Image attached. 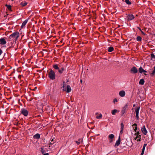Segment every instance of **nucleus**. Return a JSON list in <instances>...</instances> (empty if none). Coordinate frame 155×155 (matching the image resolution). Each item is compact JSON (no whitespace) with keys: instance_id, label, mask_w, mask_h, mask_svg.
<instances>
[{"instance_id":"f257e3e1","label":"nucleus","mask_w":155,"mask_h":155,"mask_svg":"<svg viewBox=\"0 0 155 155\" xmlns=\"http://www.w3.org/2000/svg\"><path fill=\"white\" fill-rule=\"evenodd\" d=\"M19 37V33L15 32L11 34L9 37V39L10 41H16Z\"/></svg>"},{"instance_id":"f03ea898","label":"nucleus","mask_w":155,"mask_h":155,"mask_svg":"<svg viewBox=\"0 0 155 155\" xmlns=\"http://www.w3.org/2000/svg\"><path fill=\"white\" fill-rule=\"evenodd\" d=\"M49 78L51 80H54L55 79L56 75L54 71L52 70H50L48 73Z\"/></svg>"},{"instance_id":"7ed1b4c3","label":"nucleus","mask_w":155,"mask_h":155,"mask_svg":"<svg viewBox=\"0 0 155 155\" xmlns=\"http://www.w3.org/2000/svg\"><path fill=\"white\" fill-rule=\"evenodd\" d=\"M51 146L49 145V147H43L41 148V152L42 154L46 153L47 152H48L50 150V147Z\"/></svg>"},{"instance_id":"20e7f679","label":"nucleus","mask_w":155,"mask_h":155,"mask_svg":"<svg viewBox=\"0 0 155 155\" xmlns=\"http://www.w3.org/2000/svg\"><path fill=\"white\" fill-rule=\"evenodd\" d=\"M21 113L25 117H27L29 113L28 110L24 108H22L20 111Z\"/></svg>"},{"instance_id":"39448f33","label":"nucleus","mask_w":155,"mask_h":155,"mask_svg":"<svg viewBox=\"0 0 155 155\" xmlns=\"http://www.w3.org/2000/svg\"><path fill=\"white\" fill-rule=\"evenodd\" d=\"M140 107H136L135 108V114L136 117L137 119H138L139 118V113L140 110Z\"/></svg>"},{"instance_id":"423d86ee","label":"nucleus","mask_w":155,"mask_h":155,"mask_svg":"<svg viewBox=\"0 0 155 155\" xmlns=\"http://www.w3.org/2000/svg\"><path fill=\"white\" fill-rule=\"evenodd\" d=\"M128 107V105L127 104H126L125 106L122 108L121 110V113L123 114L125 112Z\"/></svg>"},{"instance_id":"0eeeda50","label":"nucleus","mask_w":155,"mask_h":155,"mask_svg":"<svg viewBox=\"0 0 155 155\" xmlns=\"http://www.w3.org/2000/svg\"><path fill=\"white\" fill-rule=\"evenodd\" d=\"M130 71L132 73L135 74L138 71V70L135 67H134L130 70Z\"/></svg>"},{"instance_id":"6e6552de","label":"nucleus","mask_w":155,"mask_h":155,"mask_svg":"<svg viewBox=\"0 0 155 155\" xmlns=\"http://www.w3.org/2000/svg\"><path fill=\"white\" fill-rule=\"evenodd\" d=\"M126 94L125 91H124L122 90L119 91V95L121 97H124Z\"/></svg>"},{"instance_id":"1a4fd4ad","label":"nucleus","mask_w":155,"mask_h":155,"mask_svg":"<svg viewBox=\"0 0 155 155\" xmlns=\"http://www.w3.org/2000/svg\"><path fill=\"white\" fill-rule=\"evenodd\" d=\"M114 137V135L113 134H109L108 136V138L109 140V142L112 143L113 141V139Z\"/></svg>"},{"instance_id":"9d476101","label":"nucleus","mask_w":155,"mask_h":155,"mask_svg":"<svg viewBox=\"0 0 155 155\" xmlns=\"http://www.w3.org/2000/svg\"><path fill=\"white\" fill-rule=\"evenodd\" d=\"M141 131L142 133L145 135H146L147 133V131L145 128V126H143L141 128Z\"/></svg>"},{"instance_id":"9b49d317","label":"nucleus","mask_w":155,"mask_h":155,"mask_svg":"<svg viewBox=\"0 0 155 155\" xmlns=\"http://www.w3.org/2000/svg\"><path fill=\"white\" fill-rule=\"evenodd\" d=\"M127 20L130 21L133 20L134 18V16L133 15H129L127 17Z\"/></svg>"},{"instance_id":"f8f14e48","label":"nucleus","mask_w":155,"mask_h":155,"mask_svg":"<svg viewBox=\"0 0 155 155\" xmlns=\"http://www.w3.org/2000/svg\"><path fill=\"white\" fill-rule=\"evenodd\" d=\"M120 137L119 136L118 137V140L116 141L115 147H116L118 146L120 144Z\"/></svg>"},{"instance_id":"ddd939ff","label":"nucleus","mask_w":155,"mask_h":155,"mask_svg":"<svg viewBox=\"0 0 155 155\" xmlns=\"http://www.w3.org/2000/svg\"><path fill=\"white\" fill-rule=\"evenodd\" d=\"M6 41L5 40L4 38H1L0 39V43L1 45H4L6 44Z\"/></svg>"},{"instance_id":"4468645a","label":"nucleus","mask_w":155,"mask_h":155,"mask_svg":"<svg viewBox=\"0 0 155 155\" xmlns=\"http://www.w3.org/2000/svg\"><path fill=\"white\" fill-rule=\"evenodd\" d=\"M28 20L26 19L22 23L21 26V28H23L28 21Z\"/></svg>"},{"instance_id":"2eb2a0df","label":"nucleus","mask_w":155,"mask_h":155,"mask_svg":"<svg viewBox=\"0 0 155 155\" xmlns=\"http://www.w3.org/2000/svg\"><path fill=\"white\" fill-rule=\"evenodd\" d=\"M132 127L133 128V129L134 130V131L135 132H136L137 130V124H134L132 125Z\"/></svg>"},{"instance_id":"dca6fc26","label":"nucleus","mask_w":155,"mask_h":155,"mask_svg":"<svg viewBox=\"0 0 155 155\" xmlns=\"http://www.w3.org/2000/svg\"><path fill=\"white\" fill-rule=\"evenodd\" d=\"M68 93L70 92L71 91V88L69 85H67V86L66 90H65Z\"/></svg>"},{"instance_id":"f3484780","label":"nucleus","mask_w":155,"mask_h":155,"mask_svg":"<svg viewBox=\"0 0 155 155\" xmlns=\"http://www.w3.org/2000/svg\"><path fill=\"white\" fill-rule=\"evenodd\" d=\"M40 137V135L39 134H37L33 136V138L35 139H39Z\"/></svg>"},{"instance_id":"a211bd4d","label":"nucleus","mask_w":155,"mask_h":155,"mask_svg":"<svg viewBox=\"0 0 155 155\" xmlns=\"http://www.w3.org/2000/svg\"><path fill=\"white\" fill-rule=\"evenodd\" d=\"M53 68L55 70L59 69V68L57 64H54L53 65Z\"/></svg>"},{"instance_id":"6ab92c4d","label":"nucleus","mask_w":155,"mask_h":155,"mask_svg":"<svg viewBox=\"0 0 155 155\" xmlns=\"http://www.w3.org/2000/svg\"><path fill=\"white\" fill-rule=\"evenodd\" d=\"M144 83V80L143 79H141L139 82V84L141 85H143Z\"/></svg>"},{"instance_id":"aec40b11","label":"nucleus","mask_w":155,"mask_h":155,"mask_svg":"<svg viewBox=\"0 0 155 155\" xmlns=\"http://www.w3.org/2000/svg\"><path fill=\"white\" fill-rule=\"evenodd\" d=\"M114 48L111 46L109 47L108 49V51L109 52H111L114 50Z\"/></svg>"},{"instance_id":"412c9836","label":"nucleus","mask_w":155,"mask_h":155,"mask_svg":"<svg viewBox=\"0 0 155 155\" xmlns=\"http://www.w3.org/2000/svg\"><path fill=\"white\" fill-rule=\"evenodd\" d=\"M27 2H22L20 3V5L22 6H25L27 5Z\"/></svg>"},{"instance_id":"4be33fe9","label":"nucleus","mask_w":155,"mask_h":155,"mask_svg":"<svg viewBox=\"0 0 155 155\" xmlns=\"http://www.w3.org/2000/svg\"><path fill=\"white\" fill-rule=\"evenodd\" d=\"M58 70L59 73L60 74H62L64 70V68H62L60 69L59 68V69H58Z\"/></svg>"},{"instance_id":"5701e85b","label":"nucleus","mask_w":155,"mask_h":155,"mask_svg":"<svg viewBox=\"0 0 155 155\" xmlns=\"http://www.w3.org/2000/svg\"><path fill=\"white\" fill-rule=\"evenodd\" d=\"M125 2L128 5H130L131 4V2L129 1V0H125Z\"/></svg>"},{"instance_id":"b1692460","label":"nucleus","mask_w":155,"mask_h":155,"mask_svg":"<svg viewBox=\"0 0 155 155\" xmlns=\"http://www.w3.org/2000/svg\"><path fill=\"white\" fill-rule=\"evenodd\" d=\"M143 71H144V70L141 67H140L139 69V71L140 73H142L143 72Z\"/></svg>"},{"instance_id":"393cba45","label":"nucleus","mask_w":155,"mask_h":155,"mask_svg":"<svg viewBox=\"0 0 155 155\" xmlns=\"http://www.w3.org/2000/svg\"><path fill=\"white\" fill-rule=\"evenodd\" d=\"M102 117V115L101 114H100L99 115H98L96 117L97 119H100Z\"/></svg>"},{"instance_id":"a878e982","label":"nucleus","mask_w":155,"mask_h":155,"mask_svg":"<svg viewBox=\"0 0 155 155\" xmlns=\"http://www.w3.org/2000/svg\"><path fill=\"white\" fill-rule=\"evenodd\" d=\"M137 40L138 41H141L142 40V38L140 36H137Z\"/></svg>"},{"instance_id":"bb28decb","label":"nucleus","mask_w":155,"mask_h":155,"mask_svg":"<svg viewBox=\"0 0 155 155\" xmlns=\"http://www.w3.org/2000/svg\"><path fill=\"white\" fill-rule=\"evenodd\" d=\"M117 112V110L116 109H114L113 110L112 112V115H115L116 114V113Z\"/></svg>"},{"instance_id":"cd10ccee","label":"nucleus","mask_w":155,"mask_h":155,"mask_svg":"<svg viewBox=\"0 0 155 155\" xmlns=\"http://www.w3.org/2000/svg\"><path fill=\"white\" fill-rule=\"evenodd\" d=\"M6 7L9 10H11V6L10 5H6Z\"/></svg>"},{"instance_id":"c85d7f7f","label":"nucleus","mask_w":155,"mask_h":155,"mask_svg":"<svg viewBox=\"0 0 155 155\" xmlns=\"http://www.w3.org/2000/svg\"><path fill=\"white\" fill-rule=\"evenodd\" d=\"M147 145V144L145 143L143 144V148L142 149V151H145V148L146 147V146Z\"/></svg>"},{"instance_id":"c756f323","label":"nucleus","mask_w":155,"mask_h":155,"mask_svg":"<svg viewBox=\"0 0 155 155\" xmlns=\"http://www.w3.org/2000/svg\"><path fill=\"white\" fill-rule=\"evenodd\" d=\"M81 139H79L78 141H76V143L78 145H79L81 143Z\"/></svg>"},{"instance_id":"7c9ffc66","label":"nucleus","mask_w":155,"mask_h":155,"mask_svg":"<svg viewBox=\"0 0 155 155\" xmlns=\"http://www.w3.org/2000/svg\"><path fill=\"white\" fill-rule=\"evenodd\" d=\"M121 125V130H124V125L123 123H121L120 124Z\"/></svg>"},{"instance_id":"2f4dec72","label":"nucleus","mask_w":155,"mask_h":155,"mask_svg":"<svg viewBox=\"0 0 155 155\" xmlns=\"http://www.w3.org/2000/svg\"><path fill=\"white\" fill-rule=\"evenodd\" d=\"M139 132V131H137L136 132L135 135L136 136H141Z\"/></svg>"},{"instance_id":"473e14b6","label":"nucleus","mask_w":155,"mask_h":155,"mask_svg":"<svg viewBox=\"0 0 155 155\" xmlns=\"http://www.w3.org/2000/svg\"><path fill=\"white\" fill-rule=\"evenodd\" d=\"M118 101V100L117 98H114L113 101V102L115 103L116 102H117Z\"/></svg>"},{"instance_id":"72a5a7b5","label":"nucleus","mask_w":155,"mask_h":155,"mask_svg":"<svg viewBox=\"0 0 155 155\" xmlns=\"http://www.w3.org/2000/svg\"><path fill=\"white\" fill-rule=\"evenodd\" d=\"M139 137H141V136H136V137L135 138V140H138V138Z\"/></svg>"},{"instance_id":"f704fd0d","label":"nucleus","mask_w":155,"mask_h":155,"mask_svg":"<svg viewBox=\"0 0 155 155\" xmlns=\"http://www.w3.org/2000/svg\"><path fill=\"white\" fill-rule=\"evenodd\" d=\"M151 56L152 58H155V55L153 54H151Z\"/></svg>"},{"instance_id":"c9c22d12","label":"nucleus","mask_w":155,"mask_h":155,"mask_svg":"<svg viewBox=\"0 0 155 155\" xmlns=\"http://www.w3.org/2000/svg\"><path fill=\"white\" fill-rule=\"evenodd\" d=\"M53 139H52L51 140V141L49 143V145L51 146V145L53 143Z\"/></svg>"},{"instance_id":"e433bc0d","label":"nucleus","mask_w":155,"mask_h":155,"mask_svg":"<svg viewBox=\"0 0 155 155\" xmlns=\"http://www.w3.org/2000/svg\"><path fill=\"white\" fill-rule=\"evenodd\" d=\"M155 71L153 70L151 74V75H153L155 74Z\"/></svg>"},{"instance_id":"4c0bfd02","label":"nucleus","mask_w":155,"mask_h":155,"mask_svg":"<svg viewBox=\"0 0 155 155\" xmlns=\"http://www.w3.org/2000/svg\"><path fill=\"white\" fill-rule=\"evenodd\" d=\"M123 130H120V134H122V133H123Z\"/></svg>"},{"instance_id":"58836bf2","label":"nucleus","mask_w":155,"mask_h":155,"mask_svg":"<svg viewBox=\"0 0 155 155\" xmlns=\"http://www.w3.org/2000/svg\"><path fill=\"white\" fill-rule=\"evenodd\" d=\"M138 140H137V141H141V137H139V138H138Z\"/></svg>"},{"instance_id":"ea45409f","label":"nucleus","mask_w":155,"mask_h":155,"mask_svg":"<svg viewBox=\"0 0 155 155\" xmlns=\"http://www.w3.org/2000/svg\"><path fill=\"white\" fill-rule=\"evenodd\" d=\"M144 151H142V152L141 154V155H143L144 153Z\"/></svg>"},{"instance_id":"a19ab883","label":"nucleus","mask_w":155,"mask_h":155,"mask_svg":"<svg viewBox=\"0 0 155 155\" xmlns=\"http://www.w3.org/2000/svg\"><path fill=\"white\" fill-rule=\"evenodd\" d=\"M44 154V155H49V153H44V154Z\"/></svg>"},{"instance_id":"79ce46f5","label":"nucleus","mask_w":155,"mask_h":155,"mask_svg":"<svg viewBox=\"0 0 155 155\" xmlns=\"http://www.w3.org/2000/svg\"><path fill=\"white\" fill-rule=\"evenodd\" d=\"M141 32L144 35H145V34L144 33V32L143 31H141Z\"/></svg>"},{"instance_id":"37998d69","label":"nucleus","mask_w":155,"mask_h":155,"mask_svg":"<svg viewBox=\"0 0 155 155\" xmlns=\"http://www.w3.org/2000/svg\"><path fill=\"white\" fill-rule=\"evenodd\" d=\"M2 50L0 49V55L2 54Z\"/></svg>"},{"instance_id":"c03bdc74","label":"nucleus","mask_w":155,"mask_h":155,"mask_svg":"<svg viewBox=\"0 0 155 155\" xmlns=\"http://www.w3.org/2000/svg\"><path fill=\"white\" fill-rule=\"evenodd\" d=\"M138 28L139 29V30L140 31H141L142 30H141V28H140L139 27H138Z\"/></svg>"},{"instance_id":"a18cd8bd","label":"nucleus","mask_w":155,"mask_h":155,"mask_svg":"<svg viewBox=\"0 0 155 155\" xmlns=\"http://www.w3.org/2000/svg\"><path fill=\"white\" fill-rule=\"evenodd\" d=\"M147 72V71H145L144 70V71H143V72Z\"/></svg>"},{"instance_id":"49530a36","label":"nucleus","mask_w":155,"mask_h":155,"mask_svg":"<svg viewBox=\"0 0 155 155\" xmlns=\"http://www.w3.org/2000/svg\"><path fill=\"white\" fill-rule=\"evenodd\" d=\"M154 70L155 71V66L154 67Z\"/></svg>"},{"instance_id":"de8ad7c7","label":"nucleus","mask_w":155,"mask_h":155,"mask_svg":"<svg viewBox=\"0 0 155 155\" xmlns=\"http://www.w3.org/2000/svg\"><path fill=\"white\" fill-rule=\"evenodd\" d=\"M63 88H64V85H63Z\"/></svg>"},{"instance_id":"09e8293b","label":"nucleus","mask_w":155,"mask_h":155,"mask_svg":"<svg viewBox=\"0 0 155 155\" xmlns=\"http://www.w3.org/2000/svg\"><path fill=\"white\" fill-rule=\"evenodd\" d=\"M135 106V104H134L133 105V107H134Z\"/></svg>"},{"instance_id":"8fccbe9b","label":"nucleus","mask_w":155,"mask_h":155,"mask_svg":"<svg viewBox=\"0 0 155 155\" xmlns=\"http://www.w3.org/2000/svg\"><path fill=\"white\" fill-rule=\"evenodd\" d=\"M80 81L81 82H82V80H80Z\"/></svg>"},{"instance_id":"3c124183","label":"nucleus","mask_w":155,"mask_h":155,"mask_svg":"<svg viewBox=\"0 0 155 155\" xmlns=\"http://www.w3.org/2000/svg\"><path fill=\"white\" fill-rule=\"evenodd\" d=\"M97 114H98V113H96V115H97Z\"/></svg>"}]
</instances>
